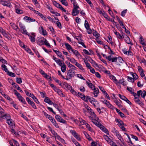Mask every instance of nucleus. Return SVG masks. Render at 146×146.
Instances as JSON below:
<instances>
[{"label": "nucleus", "instance_id": "20e7f679", "mask_svg": "<svg viewBox=\"0 0 146 146\" xmlns=\"http://www.w3.org/2000/svg\"><path fill=\"white\" fill-rule=\"evenodd\" d=\"M70 133L72 134V135L76 138L78 141L81 140V139L80 136L78 135V134L76 133L75 131L74 130H70Z\"/></svg>", "mask_w": 146, "mask_h": 146}, {"label": "nucleus", "instance_id": "bb28decb", "mask_svg": "<svg viewBox=\"0 0 146 146\" xmlns=\"http://www.w3.org/2000/svg\"><path fill=\"white\" fill-rule=\"evenodd\" d=\"M135 101L136 104H138L141 106H143L144 105L143 103L142 102H141L139 99V98L137 99L136 100H135Z\"/></svg>", "mask_w": 146, "mask_h": 146}, {"label": "nucleus", "instance_id": "ea45409f", "mask_svg": "<svg viewBox=\"0 0 146 146\" xmlns=\"http://www.w3.org/2000/svg\"><path fill=\"white\" fill-rule=\"evenodd\" d=\"M104 139L108 142L110 141L111 139L106 135H104L103 136Z\"/></svg>", "mask_w": 146, "mask_h": 146}, {"label": "nucleus", "instance_id": "4c0bfd02", "mask_svg": "<svg viewBox=\"0 0 146 146\" xmlns=\"http://www.w3.org/2000/svg\"><path fill=\"white\" fill-rule=\"evenodd\" d=\"M26 100L27 102L29 104H30L31 106L32 104H33V103H34L33 102L31 101V100L29 98H28V97H27L26 98Z\"/></svg>", "mask_w": 146, "mask_h": 146}, {"label": "nucleus", "instance_id": "e433bc0d", "mask_svg": "<svg viewBox=\"0 0 146 146\" xmlns=\"http://www.w3.org/2000/svg\"><path fill=\"white\" fill-rule=\"evenodd\" d=\"M75 65L80 70H84V68H82V65L78 63L77 62H76V64H75Z\"/></svg>", "mask_w": 146, "mask_h": 146}, {"label": "nucleus", "instance_id": "69168bd1", "mask_svg": "<svg viewBox=\"0 0 146 146\" xmlns=\"http://www.w3.org/2000/svg\"><path fill=\"white\" fill-rule=\"evenodd\" d=\"M102 15L104 16V17L106 19H108V16L107 15V13L105 12L104 11H103V12L102 13Z\"/></svg>", "mask_w": 146, "mask_h": 146}, {"label": "nucleus", "instance_id": "a19ab883", "mask_svg": "<svg viewBox=\"0 0 146 146\" xmlns=\"http://www.w3.org/2000/svg\"><path fill=\"white\" fill-rule=\"evenodd\" d=\"M71 140L74 143L76 146H77L79 144V143L76 141V140L73 137L71 138Z\"/></svg>", "mask_w": 146, "mask_h": 146}, {"label": "nucleus", "instance_id": "13d9d810", "mask_svg": "<svg viewBox=\"0 0 146 146\" xmlns=\"http://www.w3.org/2000/svg\"><path fill=\"white\" fill-rule=\"evenodd\" d=\"M55 117L56 119L58 122H60V121L61 120V119L62 118L60 116L58 115H56Z\"/></svg>", "mask_w": 146, "mask_h": 146}, {"label": "nucleus", "instance_id": "c9c22d12", "mask_svg": "<svg viewBox=\"0 0 146 146\" xmlns=\"http://www.w3.org/2000/svg\"><path fill=\"white\" fill-rule=\"evenodd\" d=\"M130 74L132 75L133 79L137 80L138 78V76L136 73L131 72Z\"/></svg>", "mask_w": 146, "mask_h": 146}, {"label": "nucleus", "instance_id": "f3484780", "mask_svg": "<svg viewBox=\"0 0 146 146\" xmlns=\"http://www.w3.org/2000/svg\"><path fill=\"white\" fill-rule=\"evenodd\" d=\"M10 25L12 27V28L15 30L17 31V30L19 29V27L18 26L16 25L15 23H10Z\"/></svg>", "mask_w": 146, "mask_h": 146}, {"label": "nucleus", "instance_id": "f03ea898", "mask_svg": "<svg viewBox=\"0 0 146 146\" xmlns=\"http://www.w3.org/2000/svg\"><path fill=\"white\" fill-rule=\"evenodd\" d=\"M19 26L21 29V32L23 34L29 35V33L27 32L25 28V26L21 23H19Z\"/></svg>", "mask_w": 146, "mask_h": 146}, {"label": "nucleus", "instance_id": "1a4fd4ad", "mask_svg": "<svg viewBox=\"0 0 146 146\" xmlns=\"http://www.w3.org/2000/svg\"><path fill=\"white\" fill-rule=\"evenodd\" d=\"M94 117L95 119H94V120H93L92 122L97 126L98 127L99 126H100L101 124L100 123H99L98 121L99 120V119L98 117H96H96Z\"/></svg>", "mask_w": 146, "mask_h": 146}, {"label": "nucleus", "instance_id": "49530a36", "mask_svg": "<svg viewBox=\"0 0 146 146\" xmlns=\"http://www.w3.org/2000/svg\"><path fill=\"white\" fill-rule=\"evenodd\" d=\"M79 121L80 123L82 125H84L85 124L86 125V124H87L86 121L81 118H79Z\"/></svg>", "mask_w": 146, "mask_h": 146}, {"label": "nucleus", "instance_id": "c03bdc74", "mask_svg": "<svg viewBox=\"0 0 146 146\" xmlns=\"http://www.w3.org/2000/svg\"><path fill=\"white\" fill-rule=\"evenodd\" d=\"M84 26L86 29H89V28L90 27L88 22L86 20L85 21Z\"/></svg>", "mask_w": 146, "mask_h": 146}, {"label": "nucleus", "instance_id": "6e6552de", "mask_svg": "<svg viewBox=\"0 0 146 146\" xmlns=\"http://www.w3.org/2000/svg\"><path fill=\"white\" fill-rule=\"evenodd\" d=\"M98 127L103 131L106 133L107 135L109 134V131L104 126L101 124L100 126H99Z\"/></svg>", "mask_w": 146, "mask_h": 146}, {"label": "nucleus", "instance_id": "4468645a", "mask_svg": "<svg viewBox=\"0 0 146 146\" xmlns=\"http://www.w3.org/2000/svg\"><path fill=\"white\" fill-rule=\"evenodd\" d=\"M24 19L26 21H28V22H29L35 21V19L31 18L27 16H25L24 18Z\"/></svg>", "mask_w": 146, "mask_h": 146}, {"label": "nucleus", "instance_id": "a211bd4d", "mask_svg": "<svg viewBox=\"0 0 146 146\" xmlns=\"http://www.w3.org/2000/svg\"><path fill=\"white\" fill-rule=\"evenodd\" d=\"M82 132L85 135L86 138L89 141H90L92 140V138L86 131H83Z\"/></svg>", "mask_w": 146, "mask_h": 146}, {"label": "nucleus", "instance_id": "052dcab7", "mask_svg": "<svg viewBox=\"0 0 146 146\" xmlns=\"http://www.w3.org/2000/svg\"><path fill=\"white\" fill-rule=\"evenodd\" d=\"M74 53L75 55L77 57L79 56L81 57L82 56L79 53L78 51L76 50L74 51Z\"/></svg>", "mask_w": 146, "mask_h": 146}, {"label": "nucleus", "instance_id": "5701e85b", "mask_svg": "<svg viewBox=\"0 0 146 146\" xmlns=\"http://www.w3.org/2000/svg\"><path fill=\"white\" fill-rule=\"evenodd\" d=\"M127 90H128L129 92L131 94H132V95H135V93L133 92L134 91V90L133 89L131 88L130 87H127Z\"/></svg>", "mask_w": 146, "mask_h": 146}, {"label": "nucleus", "instance_id": "f704fd0d", "mask_svg": "<svg viewBox=\"0 0 146 146\" xmlns=\"http://www.w3.org/2000/svg\"><path fill=\"white\" fill-rule=\"evenodd\" d=\"M31 97L34 100V101L37 104H39V102L37 98L33 95H32Z\"/></svg>", "mask_w": 146, "mask_h": 146}, {"label": "nucleus", "instance_id": "3c124183", "mask_svg": "<svg viewBox=\"0 0 146 146\" xmlns=\"http://www.w3.org/2000/svg\"><path fill=\"white\" fill-rule=\"evenodd\" d=\"M14 128H12V127H10L11 129V132L12 133H14L15 135H18L19 134L18 133L16 132L15 131V130L13 129Z\"/></svg>", "mask_w": 146, "mask_h": 146}, {"label": "nucleus", "instance_id": "6e6d98bb", "mask_svg": "<svg viewBox=\"0 0 146 146\" xmlns=\"http://www.w3.org/2000/svg\"><path fill=\"white\" fill-rule=\"evenodd\" d=\"M38 15L39 16L44 20L46 21H47L46 18L45 16H44L42 13H39V15Z\"/></svg>", "mask_w": 146, "mask_h": 146}, {"label": "nucleus", "instance_id": "4d7b16f0", "mask_svg": "<svg viewBox=\"0 0 146 146\" xmlns=\"http://www.w3.org/2000/svg\"><path fill=\"white\" fill-rule=\"evenodd\" d=\"M15 12L18 14H22L23 13V11L19 9H16Z\"/></svg>", "mask_w": 146, "mask_h": 146}, {"label": "nucleus", "instance_id": "4be33fe9", "mask_svg": "<svg viewBox=\"0 0 146 146\" xmlns=\"http://www.w3.org/2000/svg\"><path fill=\"white\" fill-rule=\"evenodd\" d=\"M86 83L87 84L88 86L90 88H91L92 90L93 89V88H95L94 87V86L92 84V83L90 82V80L89 81V82L86 81Z\"/></svg>", "mask_w": 146, "mask_h": 146}, {"label": "nucleus", "instance_id": "864d4df0", "mask_svg": "<svg viewBox=\"0 0 146 146\" xmlns=\"http://www.w3.org/2000/svg\"><path fill=\"white\" fill-rule=\"evenodd\" d=\"M108 40H107V41L109 43L111 44H112L113 43L112 41V38L110 36H108Z\"/></svg>", "mask_w": 146, "mask_h": 146}, {"label": "nucleus", "instance_id": "6ab92c4d", "mask_svg": "<svg viewBox=\"0 0 146 146\" xmlns=\"http://www.w3.org/2000/svg\"><path fill=\"white\" fill-rule=\"evenodd\" d=\"M2 4L4 6H6L10 7L11 6V5L10 3L8 1H4L3 2Z\"/></svg>", "mask_w": 146, "mask_h": 146}, {"label": "nucleus", "instance_id": "f8f14e48", "mask_svg": "<svg viewBox=\"0 0 146 146\" xmlns=\"http://www.w3.org/2000/svg\"><path fill=\"white\" fill-rule=\"evenodd\" d=\"M114 33L116 35V37L117 38L121 40L123 38H124V36L122 35V34L123 33V32H121L122 35L120 34L118 32H114Z\"/></svg>", "mask_w": 146, "mask_h": 146}, {"label": "nucleus", "instance_id": "b1692460", "mask_svg": "<svg viewBox=\"0 0 146 146\" xmlns=\"http://www.w3.org/2000/svg\"><path fill=\"white\" fill-rule=\"evenodd\" d=\"M44 101L45 102L48 104H49L52 105L53 104L52 102L50 100L48 97H46V98L44 99Z\"/></svg>", "mask_w": 146, "mask_h": 146}, {"label": "nucleus", "instance_id": "774afa93", "mask_svg": "<svg viewBox=\"0 0 146 146\" xmlns=\"http://www.w3.org/2000/svg\"><path fill=\"white\" fill-rule=\"evenodd\" d=\"M64 85L69 90H70V89L72 87L67 83H65Z\"/></svg>", "mask_w": 146, "mask_h": 146}, {"label": "nucleus", "instance_id": "603ef678", "mask_svg": "<svg viewBox=\"0 0 146 146\" xmlns=\"http://www.w3.org/2000/svg\"><path fill=\"white\" fill-rule=\"evenodd\" d=\"M108 143L112 146H118L115 143L111 141V140Z\"/></svg>", "mask_w": 146, "mask_h": 146}, {"label": "nucleus", "instance_id": "5fc2aeb1", "mask_svg": "<svg viewBox=\"0 0 146 146\" xmlns=\"http://www.w3.org/2000/svg\"><path fill=\"white\" fill-rule=\"evenodd\" d=\"M3 70H4L5 72H8V69L7 68L6 66L4 64H3L1 66Z\"/></svg>", "mask_w": 146, "mask_h": 146}, {"label": "nucleus", "instance_id": "bf43d9fd", "mask_svg": "<svg viewBox=\"0 0 146 146\" xmlns=\"http://www.w3.org/2000/svg\"><path fill=\"white\" fill-rule=\"evenodd\" d=\"M89 101L91 103H92L93 102H97L96 100L91 97H90Z\"/></svg>", "mask_w": 146, "mask_h": 146}, {"label": "nucleus", "instance_id": "37998d69", "mask_svg": "<svg viewBox=\"0 0 146 146\" xmlns=\"http://www.w3.org/2000/svg\"><path fill=\"white\" fill-rule=\"evenodd\" d=\"M121 84L123 85V86H125L126 85V84L125 81H124L123 80H120L119 82H117V84Z\"/></svg>", "mask_w": 146, "mask_h": 146}, {"label": "nucleus", "instance_id": "cd10ccee", "mask_svg": "<svg viewBox=\"0 0 146 146\" xmlns=\"http://www.w3.org/2000/svg\"><path fill=\"white\" fill-rule=\"evenodd\" d=\"M2 115V117H5L7 120L9 119H11V117L10 115L8 114H1Z\"/></svg>", "mask_w": 146, "mask_h": 146}, {"label": "nucleus", "instance_id": "de8ad7c7", "mask_svg": "<svg viewBox=\"0 0 146 146\" xmlns=\"http://www.w3.org/2000/svg\"><path fill=\"white\" fill-rule=\"evenodd\" d=\"M69 90H70V92L73 94L75 95H77V93L74 90V89L72 88V87Z\"/></svg>", "mask_w": 146, "mask_h": 146}, {"label": "nucleus", "instance_id": "338daca9", "mask_svg": "<svg viewBox=\"0 0 146 146\" xmlns=\"http://www.w3.org/2000/svg\"><path fill=\"white\" fill-rule=\"evenodd\" d=\"M119 96L121 99L124 101H125V100L127 98L124 96H122L121 95L119 94Z\"/></svg>", "mask_w": 146, "mask_h": 146}, {"label": "nucleus", "instance_id": "e2e57ef3", "mask_svg": "<svg viewBox=\"0 0 146 146\" xmlns=\"http://www.w3.org/2000/svg\"><path fill=\"white\" fill-rule=\"evenodd\" d=\"M146 95V92L145 91L143 90L141 93V96L143 98H144L145 96Z\"/></svg>", "mask_w": 146, "mask_h": 146}, {"label": "nucleus", "instance_id": "c85d7f7f", "mask_svg": "<svg viewBox=\"0 0 146 146\" xmlns=\"http://www.w3.org/2000/svg\"><path fill=\"white\" fill-rule=\"evenodd\" d=\"M72 63L76 64L77 62V61L74 58H70L68 57H66Z\"/></svg>", "mask_w": 146, "mask_h": 146}, {"label": "nucleus", "instance_id": "58836bf2", "mask_svg": "<svg viewBox=\"0 0 146 146\" xmlns=\"http://www.w3.org/2000/svg\"><path fill=\"white\" fill-rule=\"evenodd\" d=\"M86 128L89 131L91 132H93V129L90 126V125L88 123L86 124Z\"/></svg>", "mask_w": 146, "mask_h": 146}, {"label": "nucleus", "instance_id": "72a5a7b5", "mask_svg": "<svg viewBox=\"0 0 146 146\" xmlns=\"http://www.w3.org/2000/svg\"><path fill=\"white\" fill-rule=\"evenodd\" d=\"M88 112L92 116L94 117H96V114L94 112L92 111V110L91 108V110H89Z\"/></svg>", "mask_w": 146, "mask_h": 146}, {"label": "nucleus", "instance_id": "8fccbe9b", "mask_svg": "<svg viewBox=\"0 0 146 146\" xmlns=\"http://www.w3.org/2000/svg\"><path fill=\"white\" fill-rule=\"evenodd\" d=\"M7 74L9 76L13 77H15V73L11 72H10L9 71H8Z\"/></svg>", "mask_w": 146, "mask_h": 146}, {"label": "nucleus", "instance_id": "393cba45", "mask_svg": "<svg viewBox=\"0 0 146 146\" xmlns=\"http://www.w3.org/2000/svg\"><path fill=\"white\" fill-rule=\"evenodd\" d=\"M60 66H61V69L62 71L63 72H65L66 69V66L65 64L63 62V64Z\"/></svg>", "mask_w": 146, "mask_h": 146}, {"label": "nucleus", "instance_id": "39448f33", "mask_svg": "<svg viewBox=\"0 0 146 146\" xmlns=\"http://www.w3.org/2000/svg\"><path fill=\"white\" fill-rule=\"evenodd\" d=\"M53 5L56 7L59 8L61 10L65 12H66V11L62 7L61 5L57 3L56 1H53Z\"/></svg>", "mask_w": 146, "mask_h": 146}, {"label": "nucleus", "instance_id": "2f4dec72", "mask_svg": "<svg viewBox=\"0 0 146 146\" xmlns=\"http://www.w3.org/2000/svg\"><path fill=\"white\" fill-rule=\"evenodd\" d=\"M115 121L118 123L117 125L119 127L124 125L123 122L121 120L119 121V119H117L115 120Z\"/></svg>", "mask_w": 146, "mask_h": 146}, {"label": "nucleus", "instance_id": "473e14b6", "mask_svg": "<svg viewBox=\"0 0 146 146\" xmlns=\"http://www.w3.org/2000/svg\"><path fill=\"white\" fill-rule=\"evenodd\" d=\"M105 104H106L108 107L110 108L111 109L113 108V106L110 104L109 101L107 100H105Z\"/></svg>", "mask_w": 146, "mask_h": 146}, {"label": "nucleus", "instance_id": "79ce46f5", "mask_svg": "<svg viewBox=\"0 0 146 146\" xmlns=\"http://www.w3.org/2000/svg\"><path fill=\"white\" fill-rule=\"evenodd\" d=\"M139 41L143 45H145V43L144 42V40L142 36H141L139 39Z\"/></svg>", "mask_w": 146, "mask_h": 146}, {"label": "nucleus", "instance_id": "680f3d73", "mask_svg": "<svg viewBox=\"0 0 146 146\" xmlns=\"http://www.w3.org/2000/svg\"><path fill=\"white\" fill-rule=\"evenodd\" d=\"M16 81L17 83L18 84H20L22 82V80L21 78H16Z\"/></svg>", "mask_w": 146, "mask_h": 146}, {"label": "nucleus", "instance_id": "7ed1b4c3", "mask_svg": "<svg viewBox=\"0 0 146 146\" xmlns=\"http://www.w3.org/2000/svg\"><path fill=\"white\" fill-rule=\"evenodd\" d=\"M45 38L42 37H38L36 38V41L37 44L40 45H42L44 44V40Z\"/></svg>", "mask_w": 146, "mask_h": 146}, {"label": "nucleus", "instance_id": "423d86ee", "mask_svg": "<svg viewBox=\"0 0 146 146\" xmlns=\"http://www.w3.org/2000/svg\"><path fill=\"white\" fill-rule=\"evenodd\" d=\"M6 122L9 125L10 127L14 128L15 127V124L13 121L11 119H9L6 120Z\"/></svg>", "mask_w": 146, "mask_h": 146}, {"label": "nucleus", "instance_id": "a18cd8bd", "mask_svg": "<svg viewBox=\"0 0 146 146\" xmlns=\"http://www.w3.org/2000/svg\"><path fill=\"white\" fill-rule=\"evenodd\" d=\"M14 92L15 94L17 96L18 99L21 96L20 94L16 90H14Z\"/></svg>", "mask_w": 146, "mask_h": 146}, {"label": "nucleus", "instance_id": "9b49d317", "mask_svg": "<svg viewBox=\"0 0 146 146\" xmlns=\"http://www.w3.org/2000/svg\"><path fill=\"white\" fill-rule=\"evenodd\" d=\"M108 60L109 61H111L112 62H116L117 60V57H114L112 58L111 55H110L108 56Z\"/></svg>", "mask_w": 146, "mask_h": 146}, {"label": "nucleus", "instance_id": "aec40b11", "mask_svg": "<svg viewBox=\"0 0 146 146\" xmlns=\"http://www.w3.org/2000/svg\"><path fill=\"white\" fill-rule=\"evenodd\" d=\"M94 92H93V94L95 97H97L98 96V94L99 93V90L98 88H93Z\"/></svg>", "mask_w": 146, "mask_h": 146}, {"label": "nucleus", "instance_id": "c756f323", "mask_svg": "<svg viewBox=\"0 0 146 146\" xmlns=\"http://www.w3.org/2000/svg\"><path fill=\"white\" fill-rule=\"evenodd\" d=\"M2 35L4 36L9 39L10 38V37L9 36V35H10L8 33V32H7L5 31H4V33H3Z\"/></svg>", "mask_w": 146, "mask_h": 146}, {"label": "nucleus", "instance_id": "09e8293b", "mask_svg": "<svg viewBox=\"0 0 146 146\" xmlns=\"http://www.w3.org/2000/svg\"><path fill=\"white\" fill-rule=\"evenodd\" d=\"M62 4L66 6L68 5V3L66 0H60Z\"/></svg>", "mask_w": 146, "mask_h": 146}, {"label": "nucleus", "instance_id": "ddd939ff", "mask_svg": "<svg viewBox=\"0 0 146 146\" xmlns=\"http://www.w3.org/2000/svg\"><path fill=\"white\" fill-rule=\"evenodd\" d=\"M53 50L58 56L61 58L63 60H64V56H62V53L59 50H55L54 49H53Z\"/></svg>", "mask_w": 146, "mask_h": 146}, {"label": "nucleus", "instance_id": "dca6fc26", "mask_svg": "<svg viewBox=\"0 0 146 146\" xmlns=\"http://www.w3.org/2000/svg\"><path fill=\"white\" fill-rule=\"evenodd\" d=\"M73 9L72 12V15L73 16L79 14V11L77 9Z\"/></svg>", "mask_w": 146, "mask_h": 146}, {"label": "nucleus", "instance_id": "a878e982", "mask_svg": "<svg viewBox=\"0 0 146 146\" xmlns=\"http://www.w3.org/2000/svg\"><path fill=\"white\" fill-rule=\"evenodd\" d=\"M65 45L67 50L70 52H71L70 50L72 49V48L71 46L67 43H65Z\"/></svg>", "mask_w": 146, "mask_h": 146}, {"label": "nucleus", "instance_id": "9d476101", "mask_svg": "<svg viewBox=\"0 0 146 146\" xmlns=\"http://www.w3.org/2000/svg\"><path fill=\"white\" fill-rule=\"evenodd\" d=\"M28 36H29V39L32 42H35V35L34 33H32L31 35H29Z\"/></svg>", "mask_w": 146, "mask_h": 146}, {"label": "nucleus", "instance_id": "f257e3e1", "mask_svg": "<svg viewBox=\"0 0 146 146\" xmlns=\"http://www.w3.org/2000/svg\"><path fill=\"white\" fill-rule=\"evenodd\" d=\"M75 73V72L74 71H73L71 69H69L68 71L66 79L68 80L71 79L74 76Z\"/></svg>", "mask_w": 146, "mask_h": 146}, {"label": "nucleus", "instance_id": "412c9836", "mask_svg": "<svg viewBox=\"0 0 146 146\" xmlns=\"http://www.w3.org/2000/svg\"><path fill=\"white\" fill-rule=\"evenodd\" d=\"M110 78L112 80L116 85H117V80L116 79L115 77L113 75L110 76Z\"/></svg>", "mask_w": 146, "mask_h": 146}, {"label": "nucleus", "instance_id": "0eeeda50", "mask_svg": "<svg viewBox=\"0 0 146 146\" xmlns=\"http://www.w3.org/2000/svg\"><path fill=\"white\" fill-rule=\"evenodd\" d=\"M76 39L78 40V43L81 44L84 47L86 48V46L84 44V42H82L83 40L82 39L81 37L80 36H76Z\"/></svg>", "mask_w": 146, "mask_h": 146}, {"label": "nucleus", "instance_id": "2eb2a0df", "mask_svg": "<svg viewBox=\"0 0 146 146\" xmlns=\"http://www.w3.org/2000/svg\"><path fill=\"white\" fill-rule=\"evenodd\" d=\"M124 38V39L126 43L128 44H130L131 42L130 39L127 35H125L124 38Z\"/></svg>", "mask_w": 146, "mask_h": 146}, {"label": "nucleus", "instance_id": "0e129e2a", "mask_svg": "<svg viewBox=\"0 0 146 146\" xmlns=\"http://www.w3.org/2000/svg\"><path fill=\"white\" fill-rule=\"evenodd\" d=\"M127 9H126L125 10H123V11H122L121 12V16L122 17H124L125 14L127 12Z\"/></svg>", "mask_w": 146, "mask_h": 146}, {"label": "nucleus", "instance_id": "7c9ffc66", "mask_svg": "<svg viewBox=\"0 0 146 146\" xmlns=\"http://www.w3.org/2000/svg\"><path fill=\"white\" fill-rule=\"evenodd\" d=\"M19 100L24 104H27L25 99L21 96L18 98Z\"/></svg>", "mask_w": 146, "mask_h": 146}]
</instances>
